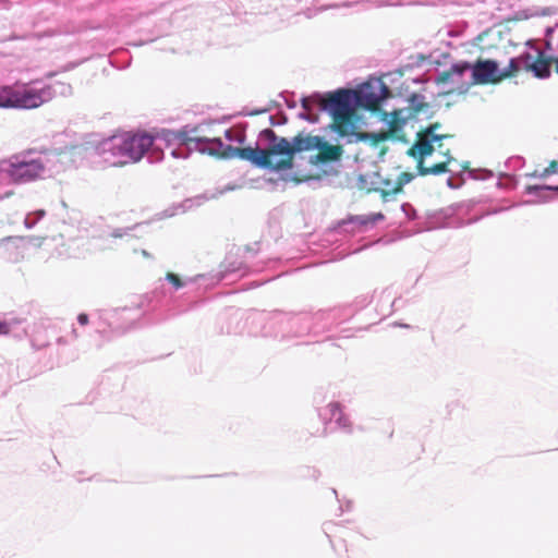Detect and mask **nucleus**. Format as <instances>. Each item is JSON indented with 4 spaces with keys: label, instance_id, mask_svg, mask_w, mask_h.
<instances>
[{
    "label": "nucleus",
    "instance_id": "f257e3e1",
    "mask_svg": "<svg viewBox=\"0 0 558 558\" xmlns=\"http://www.w3.org/2000/svg\"><path fill=\"white\" fill-rule=\"evenodd\" d=\"M265 134L272 141V144L264 149L259 147L223 146L218 137H189L186 145L189 147L194 145L199 150L208 151L210 155L223 158L238 157L258 168L282 171L292 169L295 153L314 150L320 144V136L317 135L298 134L292 142H289L286 137H277L276 133L269 129L265 131Z\"/></svg>",
    "mask_w": 558,
    "mask_h": 558
},
{
    "label": "nucleus",
    "instance_id": "f03ea898",
    "mask_svg": "<svg viewBox=\"0 0 558 558\" xmlns=\"http://www.w3.org/2000/svg\"><path fill=\"white\" fill-rule=\"evenodd\" d=\"M380 95L371 90L367 85L359 92L350 89H338L327 95L314 94L302 99V108L305 113L302 117L311 122L317 121V114L313 113V108L318 106L322 111L328 112L332 118L333 131L344 137L354 135L355 124V105L371 111L379 109L381 100L389 94L386 85L381 84Z\"/></svg>",
    "mask_w": 558,
    "mask_h": 558
},
{
    "label": "nucleus",
    "instance_id": "7ed1b4c3",
    "mask_svg": "<svg viewBox=\"0 0 558 558\" xmlns=\"http://www.w3.org/2000/svg\"><path fill=\"white\" fill-rule=\"evenodd\" d=\"M54 85L36 89L27 83L16 82L0 87V108L32 110L37 109L54 97Z\"/></svg>",
    "mask_w": 558,
    "mask_h": 558
},
{
    "label": "nucleus",
    "instance_id": "20e7f679",
    "mask_svg": "<svg viewBox=\"0 0 558 558\" xmlns=\"http://www.w3.org/2000/svg\"><path fill=\"white\" fill-rule=\"evenodd\" d=\"M153 143L154 137L148 133H124L112 136L108 145L113 156L122 158L114 165L123 166L141 160Z\"/></svg>",
    "mask_w": 558,
    "mask_h": 558
},
{
    "label": "nucleus",
    "instance_id": "39448f33",
    "mask_svg": "<svg viewBox=\"0 0 558 558\" xmlns=\"http://www.w3.org/2000/svg\"><path fill=\"white\" fill-rule=\"evenodd\" d=\"M2 169L15 183H27L41 177L45 165L41 159L20 154L2 162Z\"/></svg>",
    "mask_w": 558,
    "mask_h": 558
},
{
    "label": "nucleus",
    "instance_id": "423d86ee",
    "mask_svg": "<svg viewBox=\"0 0 558 558\" xmlns=\"http://www.w3.org/2000/svg\"><path fill=\"white\" fill-rule=\"evenodd\" d=\"M520 72V60L510 59L506 69L500 70L495 60H478L472 66V77L475 84L500 83L515 77Z\"/></svg>",
    "mask_w": 558,
    "mask_h": 558
},
{
    "label": "nucleus",
    "instance_id": "0eeeda50",
    "mask_svg": "<svg viewBox=\"0 0 558 558\" xmlns=\"http://www.w3.org/2000/svg\"><path fill=\"white\" fill-rule=\"evenodd\" d=\"M439 125L436 122L417 132L413 145L408 150V155L418 157L420 159L432 156L435 150V141L453 137L451 134H437L436 130H438Z\"/></svg>",
    "mask_w": 558,
    "mask_h": 558
},
{
    "label": "nucleus",
    "instance_id": "6e6552de",
    "mask_svg": "<svg viewBox=\"0 0 558 558\" xmlns=\"http://www.w3.org/2000/svg\"><path fill=\"white\" fill-rule=\"evenodd\" d=\"M444 140L435 141V150L439 156V160L433 165L427 166L425 163L426 157H413L416 160V168L418 174L421 175H439L446 172H449L448 166L456 161V159L451 156V149L447 147Z\"/></svg>",
    "mask_w": 558,
    "mask_h": 558
},
{
    "label": "nucleus",
    "instance_id": "1a4fd4ad",
    "mask_svg": "<svg viewBox=\"0 0 558 558\" xmlns=\"http://www.w3.org/2000/svg\"><path fill=\"white\" fill-rule=\"evenodd\" d=\"M517 59L520 60V71L522 69L531 71L538 78H546L550 75L554 62L558 65V59L546 57L542 51H538L534 60L530 53L521 54Z\"/></svg>",
    "mask_w": 558,
    "mask_h": 558
},
{
    "label": "nucleus",
    "instance_id": "9d476101",
    "mask_svg": "<svg viewBox=\"0 0 558 558\" xmlns=\"http://www.w3.org/2000/svg\"><path fill=\"white\" fill-rule=\"evenodd\" d=\"M414 175L410 172H401L396 181L389 179L383 182V187L377 190L381 198L386 202L388 196L402 192L403 186L413 180Z\"/></svg>",
    "mask_w": 558,
    "mask_h": 558
},
{
    "label": "nucleus",
    "instance_id": "9b49d317",
    "mask_svg": "<svg viewBox=\"0 0 558 558\" xmlns=\"http://www.w3.org/2000/svg\"><path fill=\"white\" fill-rule=\"evenodd\" d=\"M408 101L409 105L403 110L411 120L418 119L421 114L427 116L430 111V105L425 101V97L423 95L412 94Z\"/></svg>",
    "mask_w": 558,
    "mask_h": 558
},
{
    "label": "nucleus",
    "instance_id": "f8f14e48",
    "mask_svg": "<svg viewBox=\"0 0 558 558\" xmlns=\"http://www.w3.org/2000/svg\"><path fill=\"white\" fill-rule=\"evenodd\" d=\"M318 154L316 156L319 162H330L337 161L341 158L343 149L340 145H331L328 142H325L320 137V144L316 148Z\"/></svg>",
    "mask_w": 558,
    "mask_h": 558
},
{
    "label": "nucleus",
    "instance_id": "ddd939ff",
    "mask_svg": "<svg viewBox=\"0 0 558 558\" xmlns=\"http://www.w3.org/2000/svg\"><path fill=\"white\" fill-rule=\"evenodd\" d=\"M411 120L408 118L407 112L403 109L395 110L391 112L390 120L388 121V132L390 135H398L402 131L405 122Z\"/></svg>",
    "mask_w": 558,
    "mask_h": 558
},
{
    "label": "nucleus",
    "instance_id": "4468645a",
    "mask_svg": "<svg viewBox=\"0 0 558 558\" xmlns=\"http://www.w3.org/2000/svg\"><path fill=\"white\" fill-rule=\"evenodd\" d=\"M470 69H472V68L468 62L453 64L449 70L444 71L439 75L438 82L439 83L456 82V77L460 78L463 75V73Z\"/></svg>",
    "mask_w": 558,
    "mask_h": 558
},
{
    "label": "nucleus",
    "instance_id": "2eb2a0df",
    "mask_svg": "<svg viewBox=\"0 0 558 558\" xmlns=\"http://www.w3.org/2000/svg\"><path fill=\"white\" fill-rule=\"evenodd\" d=\"M328 411L330 414V418H336L339 426L343 428H350L351 423L348 416H345L342 412V409L339 403H330L328 404Z\"/></svg>",
    "mask_w": 558,
    "mask_h": 558
},
{
    "label": "nucleus",
    "instance_id": "dca6fc26",
    "mask_svg": "<svg viewBox=\"0 0 558 558\" xmlns=\"http://www.w3.org/2000/svg\"><path fill=\"white\" fill-rule=\"evenodd\" d=\"M558 172V161L556 160H553L548 167H546L542 173L539 174L541 178H547L549 177L550 174H554V173H557Z\"/></svg>",
    "mask_w": 558,
    "mask_h": 558
},
{
    "label": "nucleus",
    "instance_id": "f3484780",
    "mask_svg": "<svg viewBox=\"0 0 558 558\" xmlns=\"http://www.w3.org/2000/svg\"><path fill=\"white\" fill-rule=\"evenodd\" d=\"M167 279L170 283H172L177 289L181 288L183 286L182 280L180 277L173 272L167 274Z\"/></svg>",
    "mask_w": 558,
    "mask_h": 558
},
{
    "label": "nucleus",
    "instance_id": "a211bd4d",
    "mask_svg": "<svg viewBox=\"0 0 558 558\" xmlns=\"http://www.w3.org/2000/svg\"><path fill=\"white\" fill-rule=\"evenodd\" d=\"M10 332V326L7 322L0 320V336L8 335Z\"/></svg>",
    "mask_w": 558,
    "mask_h": 558
},
{
    "label": "nucleus",
    "instance_id": "6ab92c4d",
    "mask_svg": "<svg viewBox=\"0 0 558 558\" xmlns=\"http://www.w3.org/2000/svg\"><path fill=\"white\" fill-rule=\"evenodd\" d=\"M77 320L82 326H85L88 324V316L85 313H82L77 316Z\"/></svg>",
    "mask_w": 558,
    "mask_h": 558
},
{
    "label": "nucleus",
    "instance_id": "aec40b11",
    "mask_svg": "<svg viewBox=\"0 0 558 558\" xmlns=\"http://www.w3.org/2000/svg\"><path fill=\"white\" fill-rule=\"evenodd\" d=\"M57 85L61 86V87L63 88V92H64L65 89H66V90H69V92L71 90V86H70V85H65V84L60 83V82H59V83H57Z\"/></svg>",
    "mask_w": 558,
    "mask_h": 558
},
{
    "label": "nucleus",
    "instance_id": "412c9836",
    "mask_svg": "<svg viewBox=\"0 0 558 558\" xmlns=\"http://www.w3.org/2000/svg\"><path fill=\"white\" fill-rule=\"evenodd\" d=\"M232 134H233V131H232V130H227V131L225 132V135H226V137H227L228 140H232Z\"/></svg>",
    "mask_w": 558,
    "mask_h": 558
},
{
    "label": "nucleus",
    "instance_id": "4be33fe9",
    "mask_svg": "<svg viewBox=\"0 0 558 558\" xmlns=\"http://www.w3.org/2000/svg\"><path fill=\"white\" fill-rule=\"evenodd\" d=\"M546 189L558 191V186H555V187L547 186Z\"/></svg>",
    "mask_w": 558,
    "mask_h": 558
},
{
    "label": "nucleus",
    "instance_id": "5701e85b",
    "mask_svg": "<svg viewBox=\"0 0 558 558\" xmlns=\"http://www.w3.org/2000/svg\"><path fill=\"white\" fill-rule=\"evenodd\" d=\"M376 218H377V219H383V218H384V215H383V214H378Z\"/></svg>",
    "mask_w": 558,
    "mask_h": 558
},
{
    "label": "nucleus",
    "instance_id": "b1692460",
    "mask_svg": "<svg viewBox=\"0 0 558 558\" xmlns=\"http://www.w3.org/2000/svg\"><path fill=\"white\" fill-rule=\"evenodd\" d=\"M142 253H143V255H144V256H146V257H148V256H149V254H148L146 251H143Z\"/></svg>",
    "mask_w": 558,
    "mask_h": 558
},
{
    "label": "nucleus",
    "instance_id": "393cba45",
    "mask_svg": "<svg viewBox=\"0 0 558 558\" xmlns=\"http://www.w3.org/2000/svg\"><path fill=\"white\" fill-rule=\"evenodd\" d=\"M483 37H484V35H481V36L478 37V40H480V41H481V40H483Z\"/></svg>",
    "mask_w": 558,
    "mask_h": 558
}]
</instances>
